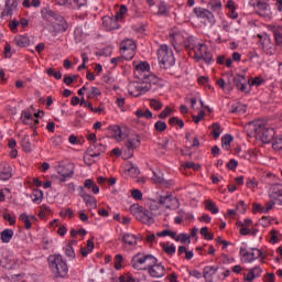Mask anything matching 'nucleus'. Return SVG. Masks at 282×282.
Listing matches in <instances>:
<instances>
[{
    "label": "nucleus",
    "instance_id": "obj_36",
    "mask_svg": "<svg viewBox=\"0 0 282 282\" xmlns=\"http://www.w3.org/2000/svg\"><path fill=\"white\" fill-rule=\"evenodd\" d=\"M86 96L88 100H91L93 98H96V96H100V89L98 87H90L89 89L87 88Z\"/></svg>",
    "mask_w": 282,
    "mask_h": 282
},
{
    "label": "nucleus",
    "instance_id": "obj_3",
    "mask_svg": "<svg viewBox=\"0 0 282 282\" xmlns=\"http://www.w3.org/2000/svg\"><path fill=\"white\" fill-rule=\"evenodd\" d=\"M48 267L51 272L53 274H56V276H61V279H64V276H67V272H69V268L67 267V262L63 260V256L61 254H52L48 257Z\"/></svg>",
    "mask_w": 282,
    "mask_h": 282
},
{
    "label": "nucleus",
    "instance_id": "obj_61",
    "mask_svg": "<svg viewBox=\"0 0 282 282\" xmlns=\"http://www.w3.org/2000/svg\"><path fill=\"white\" fill-rule=\"evenodd\" d=\"M246 186H247V188L254 191V188H257V186H259V182L256 180H248Z\"/></svg>",
    "mask_w": 282,
    "mask_h": 282
},
{
    "label": "nucleus",
    "instance_id": "obj_22",
    "mask_svg": "<svg viewBox=\"0 0 282 282\" xmlns=\"http://www.w3.org/2000/svg\"><path fill=\"white\" fill-rule=\"evenodd\" d=\"M234 85H236L237 89H239L240 91H245L246 94H248V86H246V76L243 75H237L234 78Z\"/></svg>",
    "mask_w": 282,
    "mask_h": 282
},
{
    "label": "nucleus",
    "instance_id": "obj_55",
    "mask_svg": "<svg viewBox=\"0 0 282 282\" xmlns=\"http://www.w3.org/2000/svg\"><path fill=\"white\" fill-rule=\"evenodd\" d=\"M115 269L121 270L122 269V254H117L115 257Z\"/></svg>",
    "mask_w": 282,
    "mask_h": 282
},
{
    "label": "nucleus",
    "instance_id": "obj_50",
    "mask_svg": "<svg viewBox=\"0 0 282 282\" xmlns=\"http://www.w3.org/2000/svg\"><path fill=\"white\" fill-rule=\"evenodd\" d=\"M46 74L48 76H54L56 80H61L63 78V74L61 72H55L54 68H48Z\"/></svg>",
    "mask_w": 282,
    "mask_h": 282
},
{
    "label": "nucleus",
    "instance_id": "obj_9",
    "mask_svg": "<svg viewBox=\"0 0 282 282\" xmlns=\"http://www.w3.org/2000/svg\"><path fill=\"white\" fill-rule=\"evenodd\" d=\"M135 41L131 39L123 40L120 43V52L126 61H133V56H135Z\"/></svg>",
    "mask_w": 282,
    "mask_h": 282
},
{
    "label": "nucleus",
    "instance_id": "obj_35",
    "mask_svg": "<svg viewBox=\"0 0 282 282\" xmlns=\"http://www.w3.org/2000/svg\"><path fill=\"white\" fill-rule=\"evenodd\" d=\"M126 171L129 173V175H131V177H138V175H140V169L133 165V163H129Z\"/></svg>",
    "mask_w": 282,
    "mask_h": 282
},
{
    "label": "nucleus",
    "instance_id": "obj_25",
    "mask_svg": "<svg viewBox=\"0 0 282 282\" xmlns=\"http://www.w3.org/2000/svg\"><path fill=\"white\" fill-rule=\"evenodd\" d=\"M20 221H23L25 230L32 228V219H36V216H28V214H21L19 217Z\"/></svg>",
    "mask_w": 282,
    "mask_h": 282
},
{
    "label": "nucleus",
    "instance_id": "obj_39",
    "mask_svg": "<svg viewBox=\"0 0 282 282\" xmlns=\"http://www.w3.org/2000/svg\"><path fill=\"white\" fill-rule=\"evenodd\" d=\"M205 208L206 210H209V213H213V215H217V213H219V208L215 206L213 200H205Z\"/></svg>",
    "mask_w": 282,
    "mask_h": 282
},
{
    "label": "nucleus",
    "instance_id": "obj_57",
    "mask_svg": "<svg viewBox=\"0 0 282 282\" xmlns=\"http://www.w3.org/2000/svg\"><path fill=\"white\" fill-rule=\"evenodd\" d=\"M3 219L6 221H9L10 226H14V224H17V218L12 217V215H10V214H3Z\"/></svg>",
    "mask_w": 282,
    "mask_h": 282
},
{
    "label": "nucleus",
    "instance_id": "obj_34",
    "mask_svg": "<svg viewBox=\"0 0 282 282\" xmlns=\"http://www.w3.org/2000/svg\"><path fill=\"white\" fill-rule=\"evenodd\" d=\"M178 254H185V259L187 261H191V259H193V257H194L193 251L188 250V248H186V246L178 247Z\"/></svg>",
    "mask_w": 282,
    "mask_h": 282
},
{
    "label": "nucleus",
    "instance_id": "obj_53",
    "mask_svg": "<svg viewBox=\"0 0 282 282\" xmlns=\"http://www.w3.org/2000/svg\"><path fill=\"white\" fill-rule=\"evenodd\" d=\"M173 113V110L171 109V107H166L160 115L159 118L161 120H164L166 118H169V116H171Z\"/></svg>",
    "mask_w": 282,
    "mask_h": 282
},
{
    "label": "nucleus",
    "instance_id": "obj_2",
    "mask_svg": "<svg viewBox=\"0 0 282 282\" xmlns=\"http://www.w3.org/2000/svg\"><path fill=\"white\" fill-rule=\"evenodd\" d=\"M158 61L160 69H171L175 67V54L167 45H161L158 50Z\"/></svg>",
    "mask_w": 282,
    "mask_h": 282
},
{
    "label": "nucleus",
    "instance_id": "obj_46",
    "mask_svg": "<svg viewBox=\"0 0 282 282\" xmlns=\"http://www.w3.org/2000/svg\"><path fill=\"white\" fill-rule=\"evenodd\" d=\"M64 252L66 257H69L70 259H74L76 257V252L74 251V247H72V245H66L64 247Z\"/></svg>",
    "mask_w": 282,
    "mask_h": 282
},
{
    "label": "nucleus",
    "instance_id": "obj_26",
    "mask_svg": "<svg viewBox=\"0 0 282 282\" xmlns=\"http://www.w3.org/2000/svg\"><path fill=\"white\" fill-rule=\"evenodd\" d=\"M253 8H256L260 17H265V12H268V8H270V4H268L267 2L258 1L257 4L253 6Z\"/></svg>",
    "mask_w": 282,
    "mask_h": 282
},
{
    "label": "nucleus",
    "instance_id": "obj_48",
    "mask_svg": "<svg viewBox=\"0 0 282 282\" xmlns=\"http://www.w3.org/2000/svg\"><path fill=\"white\" fill-rule=\"evenodd\" d=\"M272 147H273L274 151H281V149H282V135L276 137L273 140Z\"/></svg>",
    "mask_w": 282,
    "mask_h": 282
},
{
    "label": "nucleus",
    "instance_id": "obj_23",
    "mask_svg": "<svg viewBox=\"0 0 282 282\" xmlns=\"http://www.w3.org/2000/svg\"><path fill=\"white\" fill-rule=\"evenodd\" d=\"M269 197L271 199H279L282 197V184H273L270 187Z\"/></svg>",
    "mask_w": 282,
    "mask_h": 282
},
{
    "label": "nucleus",
    "instance_id": "obj_40",
    "mask_svg": "<svg viewBox=\"0 0 282 282\" xmlns=\"http://www.w3.org/2000/svg\"><path fill=\"white\" fill-rule=\"evenodd\" d=\"M21 144L23 150L26 151V153H30V151H32V143L30 142L29 135H24V138L21 141Z\"/></svg>",
    "mask_w": 282,
    "mask_h": 282
},
{
    "label": "nucleus",
    "instance_id": "obj_31",
    "mask_svg": "<svg viewBox=\"0 0 282 282\" xmlns=\"http://www.w3.org/2000/svg\"><path fill=\"white\" fill-rule=\"evenodd\" d=\"M156 237H171V239L177 241V234L175 231H171L170 229L158 231Z\"/></svg>",
    "mask_w": 282,
    "mask_h": 282
},
{
    "label": "nucleus",
    "instance_id": "obj_15",
    "mask_svg": "<svg viewBox=\"0 0 282 282\" xmlns=\"http://www.w3.org/2000/svg\"><path fill=\"white\" fill-rule=\"evenodd\" d=\"M57 173L61 176L59 182H67V180H72V177H74V165H59Z\"/></svg>",
    "mask_w": 282,
    "mask_h": 282
},
{
    "label": "nucleus",
    "instance_id": "obj_33",
    "mask_svg": "<svg viewBox=\"0 0 282 282\" xmlns=\"http://www.w3.org/2000/svg\"><path fill=\"white\" fill-rule=\"evenodd\" d=\"M33 204H41L43 202V191L35 189L31 195Z\"/></svg>",
    "mask_w": 282,
    "mask_h": 282
},
{
    "label": "nucleus",
    "instance_id": "obj_60",
    "mask_svg": "<svg viewBox=\"0 0 282 282\" xmlns=\"http://www.w3.org/2000/svg\"><path fill=\"white\" fill-rule=\"evenodd\" d=\"M216 272H217V269H215L214 267H206L204 269V276H205V279H206V276H208V274L210 276H213V274H215Z\"/></svg>",
    "mask_w": 282,
    "mask_h": 282
},
{
    "label": "nucleus",
    "instance_id": "obj_29",
    "mask_svg": "<svg viewBox=\"0 0 282 282\" xmlns=\"http://www.w3.org/2000/svg\"><path fill=\"white\" fill-rule=\"evenodd\" d=\"M240 257H242L241 261H243V263H252V261H253L252 253L243 247L240 248Z\"/></svg>",
    "mask_w": 282,
    "mask_h": 282
},
{
    "label": "nucleus",
    "instance_id": "obj_12",
    "mask_svg": "<svg viewBox=\"0 0 282 282\" xmlns=\"http://www.w3.org/2000/svg\"><path fill=\"white\" fill-rule=\"evenodd\" d=\"M138 236L129 232L121 234V242L124 250H133L138 246Z\"/></svg>",
    "mask_w": 282,
    "mask_h": 282
},
{
    "label": "nucleus",
    "instance_id": "obj_19",
    "mask_svg": "<svg viewBox=\"0 0 282 282\" xmlns=\"http://www.w3.org/2000/svg\"><path fill=\"white\" fill-rule=\"evenodd\" d=\"M148 272L150 276H152V279H162V276L166 274V269L164 268V265H162V263L156 262L148 270Z\"/></svg>",
    "mask_w": 282,
    "mask_h": 282
},
{
    "label": "nucleus",
    "instance_id": "obj_38",
    "mask_svg": "<svg viewBox=\"0 0 282 282\" xmlns=\"http://www.w3.org/2000/svg\"><path fill=\"white\" fill-rule=\"evenodd\" d=\"M127 12H128L127 6L122 4L115 15L116 21H122Z\"/></svg>",
    "mask_w": 282,
    "mask_h": 282
},
{
    "label": "nucleus",
    "instance_id": "obj_6",
    "mask_svg": "<svg viewBox=\"0 0 282 282\" xmlns=\"http://www.w3.org/2000/svg\"><path fill=\"white\" fill-rule=\"evenodd\" d=\"M155 263H158V258L151 254L138 253L131 259V265L134 270H142V265H145L144 270L149 271Z\"/></svg>",
    "mask_w": 282,
    "mask_h": 282
},
{
    "label": "nucleus",
    "instance_id": "obj_43",
    "mask_svg": "<svg viewBox=\"0 0 282 282\" xmlns=\"http://www.w3.org/2000/svg\"><path fill=\"white\" fill-rule=\"evenodd\" d=\"M251 259L252 261L257 259H261V261H263V259H265V254L263 253L262 250L253 249V251L251 252Z\"/></svg>",
    "mask_w": 282,
    "mask_h": 282
},
{
    "label": "nucleus",
    "instance_id": "obj_1",
    "mask_svg": "<svg viewBox=\"0 0 282 282\" xmlns=\"http://www.w3.org/2000/svg\"><path fill=\"white\" fill-rule=\"evenodd\" d=\"M246 131L250 138H256V140H261L263 144H270L272 138H274V129L267 128L263 123L259 121L250 122L246 126Z\"/></svg>",
    "mask_w": 282,
    "mask_h": 282
},
{
    "label": "nucleus",
    "instance_id": "obj_16",
    "mask_svg": "<svg viewBox=\"0 0 282 282\" xmlns=\"http://www.w3.org/2000/svg\"><path fill=\"white\" fill-rule=\"evenodd\" d=\"M107 147L102 143L94 142L90 144V147L86 151V155L89 158H99V155H102L105 153Z\"/></svg>",
    "mask_w": 282,
    "mask_h": 282
},
{
    "label": "nucleus",
    "instance_id": "obj_44",
    "mask_svg": "<svg viewBox=\"0 0 282 282\" xmlns=\"http://www.w3.org/2000/svg\"><path fill=\"white\" fill-rule=\"evenodd\" d=\"M162 248L164 250V252L166 254H175V251H176V248H175V245H171V243H163L162 245Z\"/></svg>",
    "mask_w": 282,
    "mask_h": 282
},
{
    "label": "nucleus",
    "instance_id": "obj_17",
    "mask_svg": "<svg viewBox=\"0 0 282 282\" xmlns=\"http://www.w3.org/2000/svg\"><path fill=\"white\" fill-rule=\"evenodd\" d=\"M19 8V0H7L1 17L12 18Z\"/></svg>",
    "mask_w": 282,
    "mask_h": 282
},
{
    "label": "nucleus",
    "instance_id": "obj_18",
    "mask_svg": "<svg viewBox=\"0 0 282 282\" xmlns=\"http://www.w3.org/2000/svg\"><path fill=\"white\" fill-rule=\"evenodd\" d=\"M111 137L117 140V142H122L127 138V129L120 126L110 127Z\"/></svg>",
    "mask_w": 282,
    "mask_h": 282
},
{
    "label": "nucleus",
    "instance_id": "obj_7",
    "mask_svg": "<svg viewBox=\"0 0 282 282\" xmlns=\"http://www.w3.org/2000/svg\"><path fill=\"white\" fill-rule=\"evenodd\" d=\"M128 90L130 96L138 98L147 94V91H151V82L140 79L139 82H131L128 86Z\"/></svg>",
    "mask_w": 282,
    "mask_h": 282
},
{
    "label": "nucleus",
    "instance_id": "obj_58",
    "mask_svg": "<svg viewBox=\"0 0 282 282\" xmlns=\"http://www.w3.org/2000/svg\"><path fill=\"white\" fill-rule=\"evenodd\" d=\"M12 46L10 45V43H7L4 45V58H12Z\"/></svg>",
    "mask_w": 282,
    "mask_h": 282
},
{
    "label": "nucleus",
    "instance_id": "obj_62",
    "mask_svg": "<svg viewBox=\"0 0 282 282\" xmlns=\"http://www.w3.org/2000/svg\"><path fill=\"white\" fill-rule=\"evenodd\" d=\"M237 210H238V213H241V215H243V213H246V210H248V207L246 206V203L243 200H240L238 203Z\"/></svg>",
    "mask_w": 282,
    "mask_h": 282
},
{
    "label": "nucleus",
    "instance_id": "obj_56",
    "mask_svg": "<svg viewBox=\"0 0 282 282\" xmlns=\"http://www.w3.org/2000/svg\"><path fill=\"white\" fill-rule=\"evenodd\" d=\"M51 142L53 147H61V144H63V137L55 135L51 139Z\"/></svg>",
    "mask_w": 282,
    "mask_h": 282
},
{
    "label": "nucleus",
    "instance_id": "obj_42",
    "mask_svg": "<svg viewBox=\"0 0 282 282\" xmlns=\"http://www.w3.org/2000/svg\"><path fill=\"white\" fill-rule=\"evenodd\" d=\"M212 135L215 138V140L221 135V126H219V123L212 124Z\"/></svg>",
    "mask_w": 282,
    "mask_h": 282
},
{
    "label": "nucleus",
    "instance_id": "obj_32",
    "mask_svg": "<svg viewBox=\"0 0 282 282\" xmlns=\"http://www.w3.org/2000/svg\"><path fill=\"white\" fill-rule=\"evenodd\" d=\"M135 116L137 118H145V120H151V118H153V112H151V110L149 109L147 110L138 109L135 111Z\"/></svg>",
    "mask_w": 282,
    "mask_h": 282
},
{
    "label": "nucleus",
    "instance_id": "obj_41",
    "mask_svg": "<svg viewBox=\"0 0 282 282\" xmlns=\"http://www.w3.org/2000/svg\"><path fill=\"white\" fill-rule=\"evenodd\" d=\"M208 8L213 10V12H217V10H221V1L220 0H209Z\"/></svg>",
    "mask_w": 282,
    "mask_h": 282
},
{
    "label": "nucleus",
    "instance_id": "obj_63",
    "mask_svg": "<svg viewBox=\"0 0 282 282\" xmlns=\"http://www.w3.org/2000/svg\"><path fill=\"white\" fill-rule=\"evenodd\" d=\"M59 215L61 217H69V219H72V217H74V210H72V208H67L65 210H62Z\"/></svg>",
    "mask_w": 282,
    "mask_h": 282
},
{
    "label": "nucleus",
    "instance_id": "obj_20",
    "mask_svg": "<svg viewBox=\"0 0 282 282\" xmlns=\"http://www.w3.org/2000/svg\"><path fill=\"white\" fill-rule=\"evenodd\" d=\"M13 43L14 45H17V47H30L32 41L30 40V36L23 34V35H17L13 39Z\"/></svg>",
    "mask_w": 282,
    "mask_h": 282
},
{
    "label": "nucleus",
    "instance_id": "obj_59",
    "mask_svg": "<svg viewBox=\"0 0 282 282\" xmlns=\"http://www.w3.org/2000/svg\"><path fill=\"white\" fill-rule=\"evenodd\" d=\"M177 239L181 243H191V237L186 234H180Z\"/></svg>",
    "mask_w": 282,
    "mask_h": 282
},
{
    "label": "nucleus",
    "instance_id": "obj_52",
    "mask_svg": "<svg viewBox=\"0 0 282 282\" xmlns=\"http://www.w3.org/2000/svg\"><path fill=\"white\" fill-rule=\"evenodd\" d=\"M200 235L208 241H213L214 236L213 234L208 232V227H203L200 229Z\"/></svg>",
    "mask_w": 282,
    "mask_h": 282
},
{
    "label": "nucleus",
    "instance_id": "obj_51",
    "mask_svg": "<svg viewBox=\"0 0 282 282\" xmlns=\"http://www.w3.org/2000/svg\"><path fill=\"white\" fill-rule=\"evenodd\" d=\"M150 107L152 109H154L155 111H160V109H162V101H160L158 99H151Z\"/></svg>",
    "mask_w": 282,
    "mask_h": 282
},
{
    "label": "nucleus",
    "instance_id": "obj_11",
    "mask_svg": "<svg viewBox=\"0 0 282 282\" xmlns=\"http://www.w3.org/2000/svg\"><path fill=\"white\" fill-rule=\"evenodd\" d=\"M46 14L47 17H51L52 19H54L55 21L54 29L56 30V32H67L68 24H67V21H65V18H63V15L52 10H48Z\"/></svg>",
    "mask_w": 282,
    "mask_h": 282
},
{
    "label": "nucleus",
    "instance_id": "obj_8",
    "mask_svg": "<svg viewBox=\"0 0 282 282\" xmlns=\"http://www.w3.org/2000/svg\"><path fill=\"white\" fill-rule=\"evenodd\" d=\"M171 202H173V197L171 195L161 196L159 202L158 200H151L149 204L150 213L153 217H158L159 215H162V207L165 206V208H171Z\"/></svg>",
    "mask_w": 282,
    "mask_h": 282
},
{
    "label": "nucleus",
    "instance_id": "obj_4",
    "mask_svg": "<svg viewBox=\"0 0 282 282\" xmlns=\"http://www.w3.org/2000/svg\"><path fill=\"white\" fill-rule=\"evenodd\" d=\"M130 213L138 221L145 224V226H151L155 223V219H153V214L138 203L130 206Z\"/></svg>",
    "mask_w": 282,
    "mask_h": 282
},
{
    "label": "nucleus",
    "instance_id": "obj_13",
    "mask_svg": "<svg viewBox=\"0 0 282 282\" xmlns=\"http://www.w3.org/2000/svg\"><path fill=\"white\" fill-rule=\"evenodd\" d=\"M140 144H141V139H140V135L138 134L131 135L127 139L126 149H127L128 158H133V151H135V149H139Z\"/></svg>",
    "mask_w": 282,
    "mask_h": 282
},
{
    "label": "nucleus",
    "instance_id": "obj_54",
    "mask_svg": "<svg viewBox=\"0 0 282 282\" xmlns=\"http://www.w3.org/2000/svg\"><path fill=\"white\" fill-rule=\"evenodd\" d=\"M131 197L135 199V202H141L142 199V192L138 188L131 191Z\"/></svg>",
    "mask_w": 282,
    "mask_h": 282
},
{
    "label": "nucleus",
    "instance_id": "obj_64",
    "mask_svg": "<svg viewBox=\"0 0 282 282\" xmlns=\"http://www.w3.org/2000/svg\"><path fill=\"white\" fill-rule=\"evenodd\" d=\"M273 35H274L276 45H282V34L278 30H275L273 32Z\"/></svg>",
    "mask_w": 282,
    "mask_h": 282
},
{
    "label": "nucleus",
    "instance_id": "obj_28",
    "mask_svg": "<svg viewBox=\"0 0 282 282\" xmlns=\"http://www.w3.org/2000/svg\"><path fill=\"white\" fill-rule=\"evenodd\" d=\"M82 198L84 199V202L88 208H96V206H97L96 197H94L89 194H83Z\"/></svg>",
    "mask_w": 282,
    "mask_h": 282
},
{
    "label": "nucleus",
    "instance_id": "obj_14",
    "mask_svg": "<svg viewBox=\"0 0 282 282\" xmlns=\"http://www.w3.org/2000/svg\"><path fill=\"white\" fill-rule=\"evenodd\" d=\"M22 122L23 124H28L30 129L33 131V137L39 135L36 132V124H39V119H34V116L30 111H23L22 112Z\"/></svg>",
    "mask_w": 282,
    "mask_h": 282
},
{
    "label": "nucleus",
    "instance_id": "obj_21",
    "mask_svg": "<svg viewBox=\"0 0 282 282\" xmlns=\"http://www.w3.org/2000/svg\"><path fill=\"white\" fill-rule=\"evenodd\" d=\"M102 25L106 28V30L111 31V30H118V20L116 18H111L109 15H106L102 18Z\"/></svg>",
    "mask_w": 282,
    "mask_h": 282
},
{
    "label": "nucleus",
    "instance_id": "obj_5",
    "mask_svg": "<svg viewBox=\"0 0 282 282\" xmlns=\"http://www.w3.org/2000/svg\"><path fill=\"white\" fill-rule=\"evenodd\" d=\"M134 76L138 80H148L152 83L155 80V75L151 74V65L149 62H133Z\"/></svg>",
    "mask_w": 282,
    "mask_h": 282
},
{
    "label": "nucleus",
    "instance_id": "obj_49",
    "mask_svg": "<svg viewBox=\"0 0 282 282\" xmlns=\"http://www.w3.org/2000/svg\"><path fill=\"white\" fill-rule=\"evenodd\" d=\"M73 8L80 10V8L87 6V0H72Z\"/></svg>",
    "mask_w": 282,
    "mask_h": 282
},
{
    "label": "nucleus",
    "instance_id": "obj_27",
    "mask_svg": "<svg viewBox=\"0 0 282 282\" xmlns=\"http://www.w3.org/2000/svg\"><path fill=\"white\" fill-rule=\"evenodd\" d=\"M12 177V167L10 165H4L3 170L0 172L1 182H8Z\"/></svg>",
    "mask_w": 282,
    "mask_h": 282
},
{
    "label": "nucleus",
    "instance_id": "obj_30",
    "mask_svg": "<svg viewBox=\"0 0 282 282\" xmlns=\"http://www.w3.org/2000/svg\"><path fill=\"white\" fill-rule=\"evenodd\" d=\"M246 105L241 104V102H236L231 106V113H246Z\"/></svg>",
    "mask_w": 282,
    "mask_h": 282
},
{
    "label": "nucleus",
    "instance_id": "obj_45",
    "mask_svg": "<svg viewBox=\"0 0 282 282\" xmlns=\"http://www.w3.org/2000/svg\"><path fill=\"white\" fill-rule=\"evenodd\" d=\"M19 20L13 19L12 21L9 22V29L13 34H17L19 32Z\"/></svg>",
    "mask_w": 282,
    "mask_h": 282
},
{
    "label": "nucleus",
    "instance_id": "obj_10",
    "mask_svg": "<svg viewBox=\"0 0 282 282\" xmlns=\"http://www.w3.org/2000/svg\"><path fill=\"white\" fill-rule=\"evenodd\" d=\"M193 52L195 61H205L206 63L213 61V54L208 51L206 44H196L193 46Z\"/></svg>",
    "mask_w": 282,
    "mask_h": 282
},
{
    "label": "nucleus",
    "instance_id": "obj_47",
    "mask_svg": "<svg viewBox=\"0 0 282 282\" xmlns=\"http://www.w3.org/2000/svg\"><path fill=\"white\" fill-rule=\"evenodd\" d=\"M155 131L162 133V131H166V122L159 120L154 123Z\"/></svg>",
    "mask_w": 282,
    "mask_h": 282
},
{
    "label": "nucleus",
    "instance_id": "obj_24",
    "mask_svg": "<svg viewBox=\"0 0 282 282\" xmlns=\"http://www.w3.org/2000/svg\"><path fill=\"white\" fill-rule=\"evenodd\" d=\"M2 243H10L12 241V237H14V230L12 229H4L0 234Z\"/></svg>",
    "mask_w": 282,
    "mask_h": 282
},
{
    "label": "nucleus",
    "instance_id": "obj_37",
    "mask_svg": "<svg viewBox=\"0 0 282 282\" xmlns=\"http://www.w3.org/2000/svg\"><path fill=\"white\" fill-rule=\"evenodd\" d=\"M234 138L230 134H226L221 138V147L223 149H226V151H228V149H230V143L232 142Z\"/></svg>",
    "mask_w": 282,
    "mask_h": 282
}]
</instances>
